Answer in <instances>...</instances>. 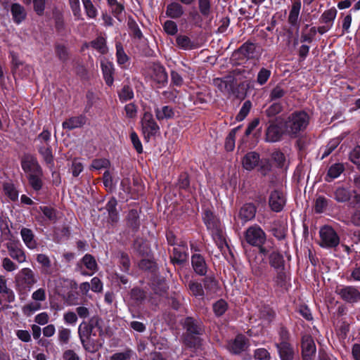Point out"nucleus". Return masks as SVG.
Here are the masks:
<instances>
[{
  "mask_svg": "<svg viewBox=\"0 0 360 360\" xmlns=\"http://www.w3.org/2000/svg\"><path fill=\"white\" fill-rule=\"evenodd\" d=\"M95 328L98 330L99 336L104 335L102 326V319L98 316L91 317L89 321H83L78 328V334L81 343L84 349L89 352H94L98 349V342L94 340Z\"/></svg>",
  "mask_w": 360,
  "mask_h": 360,
  "instance_id": "f257e3e1",
  "label": "nucleus"
},
{
  "mask_svg": "<svg viewBox=\"0 0 360 360\" xmlns=\"http://www.w3.org/2000/svg\"><path fill=\"white\" fill-rule=\"evenodd\" d=\"M183 327L186 330L183 335L184 343L190 348H198L201 345V335L205 333L202 322L191 316L185 318Z\"/></svg>",
  "mask_w": 360,
  "mask_h": 360,
  "instance_id": "f03ea898",
  "label": "nucleus"
},
{
  "mask_svg": "<svg viewBox=\"0 0 360 360\" xmlns=\"http://www.w3.org/2000/svg\"><path fill=\"white\" fill-rule=\"evenodd\" d=\"M309 124V116L304 111H297L289 115L284 120L286 134L296 136L300 131H304Z\"/></svg>",
  "mask_w": 360,
  "mask_h": 360,
  "instance_id": "7ed1b4c3",
  "label": "nucleus"
},
{
  "mask_svg": "<svg viewBox=\"0 0 360 360\" xmlns=\"http://www.w3.org/2000/svg\"><path fill=\"white\" fill-rule=\"evenodd\" d=\"M285 134H286V131L284 126V119L278 117L275 120H271L268 122L264 139L266 142H278L281 141Z\"/></svg>",
  "mask_w": 360,
  "mask_h": 360,
  "instance_id": "20e7f679",
  "label": "nucleus"
},
{
  "mask_svg": "<svg viewBox=\"0 0 360 360\" xmlns=\"http://www.w3.org/2000/svg\"><path fill=\"white\" fill-rule=\"evenodd\" d=\"M15 283L19 290H30L37 282L34 271L29 268L22 269L15 276Z\"/></svg>",
  "mask_w": 360,
  "mask_h": 360,
  "instance_id": "39448f33",
  "label": "nucleus"
},
{
  "mask_svg": "<svg viewBox=\"0 0 360 360\" xmlns=\"http://www.w3.org/2000/svg\"><path fill=\"white\" fill-rule=\"evenodd\" d=\"M321 242L323 248H333L340 243V238L335 230L328 226L322 227L319 231Z\"/></svg>",
  "mask_w": 360,
  "mask_h": 360,
  "instance_id": "423d86ee",
  "label": "nucleus"
},
{
  "mask_svg": "<svg viewBox=\"0 0 360 360\" xmlns=\"http://www.w3.org/2000/svg\"><path fill=\"white\" fill-rule=\"evenodd\" d=\"M141 125L144 139L146 141H149L151 136H155L159 132L160 127L150 112L144 113L141 120Z\"/></svg>",
  "mask_w": 360,
  "mask_h": 360,
  "instance_id": "0eeeda50",
  "label": "nucleus"
},
{
  "mask_svg": "<svg viewBox=\"0 0 360 360\" xmlns=\"http://www.w3.org/2000/svg\"><path fill=\"white\" fill-rule=\"evenodd\" d=\"M245 237L248 243L257 247L262 245L266 240L265 233L257 225L249 227L245 232Z\"/></svg>",
  "mask_w": 360,
  "mask_h": 360,
  "instance_id": "6e6552de",
  "label": "nucleus"
},
{
  "mask_svg": "<svg viewBox=\"0 0 360 360\" xmlns=\"http://www.w3.org/2000/svg\"><path fill=\"white\" fill-rule=\"evenodd\" d=\"M21 167L27 176L30 174H41L43 172L37 158L31 154H25L22 157Z\"/></svg>",
  "mask_w": 360,
  "mask_h": 360,
  "instance_id": "1a4fd4ad",
  "label": "nucleus"
},
{
  "mask_svg": "<svg viewBox=\"0 0 360 360\" xmlns=\"http://www.w3.org/2000/svg\"><path fill=\"white\" fill-rule=\"evenodd\" d=\"M336 292L347 302L354 303L360 301V292L354 286L338 288Z\"/></svg>",
  "mask_w": 360,
  "mask_h": 360,
  "instance_id": "9d476101",
  "label": "nucleus"
},
{
  "mask_svg": "<svg viewBox=\"0 0 360 360\" xmlns=\"http://www.w3.org/2000/svg\"><path fill=\"white\" fill-rule=\"evenodd\" d=\"M316 345L311 336L307 335L302 338V354L303 360H313L316 354Z\"/></svg>",
  "mask_w": 360,
  "mask_h": 360,
  "instance_id": "9b49d317",
  "label": "nucleus"
},
{
  "mask_svg": "<svg viewBox=\"0 0 360 360\" xmlns=\"http://www.w3.org/2000/svg\"><path fill=\"white\" fill-rule=\"evenodd\" d=\"M285 204L283 193L278 190L273 191L269 198V205L271 210L276 212H281Z\"/></svg>",
  "mask_w": 360,
  "mask_h": 360,
  "instance_id": "f8f14e48",
  "label": "nucleus"
},
{
  "mask_svg": "<svg viewBox=\"0 0 360 360\" xmlns=\"http://www.w3.org/2000/svg\"><path fill=\"white\" fill-rule=\"evenodd\" d=\"M248 346V340L243 335H238L236 338L231 340L228 345L229 350L234 354H239L245 351Z\"/></svg>",
  "mask_w": 360,
  "mask_h": 360,
  "instance_id": "ddd939ff",
  "label": "nucleus"
},
{
  "mask_svg": "<svg viewBox=\"0 0 360 360\" xmlns=\"http://www.w3.org/2000/svg\"><path fill=\"white\" fill-rule=\"evenodd\" d=\"M191 264L194 271L200 275L205 276L207 271V266L204 257L200 254H194L191 257Z\"/></svg>",
  "mask_w": 360,
  "mask_h": 360,
  "instance_id": "4468645a",
  "label": "nucleus"
},
{
  "mask_svg": "<svg viewBox=\"0 0 360 360\" xmlns=\"http://www.w3.org/2000/svg\"><path fill=\"white\" fill-rule=\"evenodd\" d=\"M6 245L11 257L17 260L19 263L25 262V254L24 251L18 247V245L16 243H7Z\"/></svg>",
  "mask_w": 360,
  "mask_h": 360,
  "instance_id": "2eb2a0df",
  "label": "nucleus"
},
{
  "mask_svg": "<svg viewBox=\"0 0 360 360\" xmlns=\"http://www.w3.org/2000/svg\"><path fill=\"white\" fill-rule=\"evenodd\" d=\"M235 78L229 75L224 79L216 78L214 79V84L221 91L230 93L234 87Z\"/></svg>",
  "mask_w": 360,
  "mask_h": 360,
  "instance_id": "dca6fc26",
  "label": "nucleus"
},
{
  "mask_svg": "<svg viewBox=\"0 0 360 360\" xmlns=\"http://www.w3.org/2000/svg\"><path fill=\"white\" fill-rule=\"evenodd\" d=\"M152 79L158 84L164 86L167 82V74L163 66L155 64L152 68Z\"/></svg>",
  "mask_w": 360,
  "mask_h": 360,
  "instance_id": "f3484780",
  "label": "nucleus"
},
{
  "mask_svg": "<svg viewBox=\"0 0 360 360\" xmlns=\"http://www.w3.org/2000/svg\"><path fill=\"white\" fill-rule=\"evenodd\" d=\"M256 207L252 203L245 204L239 210L238 218L243 223H245L255 218Z\"/></svg>",
  "mask_w": 360,
  "mask_h": 360,
  "instance_id": "a211bd4d",
  "label": "nucleus"
},
{
  "mask_svg": "<svg viewBox=\"0 0 360 360\" xmlns=\"http://www.w3.org/2000/svg\"><path fill=\"white\" fill-rule=\"evenodd\" d=\"M252 273L254 276L262 278L266 276L268 266L264 258H256L251 263Z\"/></svg>",
  "mask_w": 360,
  "mask_h": 360,
  "instance_id": "6ab92c4d",
  "label": "nucleus"
},
{
  "mask_svg": "<svg viewBox=\"0 0 360 360\" xmlns=\"http://www.w3.org/2000/svg\"><path fill=\"white\" fill-rule=\"evenodd\" d=\"M86 117L85 115H80L79 116L72 117L64 121L62 124L63 128L68 130L82 127L85 124Z\"/></svg>",
  "mask_w": 360,
  "mask_h": 360,
  "instance_id": "aec40b11",
  "label": "nucleus"
},
{
  "mask_svg": "<svg viewBox=\"0 0 360 360\" xmlns=\"http://www.w3.org/2000/svg\"><path fill=\"white\" fill-rule=\"evenodd\" d=\"M276 347L281 360H292L294 358V349L287 341H281L276 344Z\"/></svg>",
  "mask_w": 360,
  "mask_h": 360,
  "instance_id": "412c9836",
  "label": "nucleus"
},
{
  "mask_svg": "<svg viewBox=\"0 0 360 360\" xmlns=\"http://www.w3.org/2000/svg\"><path fill=\"white\" fill-rule=\"evenodd\" d=\"M11 13L13 20L16 24L21 23L27 17V12L22 5L13 3L11 5Z\"/></svg>",
  "mask_w": 360,
  "mask_h": 360,
  "instance_id": "4be33fe9",
  "label": "nucleus"
},
{
  "mask_svg": "<svg viewBox=\"0 0 360 360\" xmlns=\"http://www.w3.org/2000/svg\"><path fill=\"white\" fill-rule=\"evenodd\" d=\"M260 160L259 153L256 152H249L243 158V167L246 169L251 171L258 165Z\"/></svg>",
  "mask_w": 360,
  "mask_h": 360,
  "instance_id": "5701e85b",
  "label": "nucleus"
},
{
  "mask_svg": "<svg viewBox=\"0 0 360 360\" xmlns=\"http://www.w3.org/2000/svg\"><path fill=\"white\" fill-rule=\"evenodd\" d=\"M255 49V44L247 41L233 52V56L237 57V56L241 55L243 58H250L254 56Z\"/></svg>",
  "mask_w": 360,
  "mask_h": 360,
  "instance_id": "b1692460",
  "label": "nucleus"
},
{
  "mask_svg": "<svg viewBox=\"0 0 360 360\" xmlns=\"http://www.w3.org/2000/svg\"><path fill=\"white\" fill-rule=\"evenodd\" d=\"M283 110V106L281 103L274 102L262 111V114L268 119V122H269L271 120H275L276 116Z\"/></svg>",
  "mask_w": 360,
  "mask_h": 360,
  "instance_id": "393cba45",
  "label": "nucleus"
},
{
  "mask_svg": "<svg viewBox=\"0 0 360 360\" xmlns=\"http://www.w3.org/2000/svg\"><path fill=\"white\" fill-rule=\"evenodd\" d=\"M38 152L48 167L52 169L54 166V158L49 143H46V146H39L38 147Z\"/></svg>",
  "mask_w": 360,
  "mask_h": 360,
  "instance_id": "a878e982",
  "label": "nucleus"
},
{
  "mask_svg": "<svg viewBox=\"0 0 360 360\" xmlns=\"http://www.w3.org/2000/svg\"><path fill=\"white\" fill-rule=\"evenodd\" d=\"M269 262L275 270L285 269L283 256L277 251H273L269 256Z\"/></svg>",
  "mask_w": 360,
  "mask_h": 360,
  "instance_id": "bb28decb",
  "label": "nucleus"
},
{
  "mask_svg": "<svg viewBox=\"0 0 360 360\" xmlns=\"http://www.w3.org/2000/svg\"><path fill=\"white\" fill-rule=\"evenodd\" d=\"M130 299L134 304L139 306L142 304L146 299L147 294L143 289L135 287L130 290Z\"/></svg>",
  "mask_w": 360,
  "mask_h": 360,
  "instance_id": "cd10ccee",
  "label": "nucleus"
},
{
  "mask_svg": "<svg viewBox=\"0 0 360 360\" xmlns=\"http://www.w3.org/2000/svg\"><path fill=\"white\" fill-rule=\"evenodd\" d=\"M22 239L26 246L30 249L37 248V242L34 240V235L32 231L27 228H22L20 231Z\"/></svg>",
  "mask_w": 360,
  "mask_h": 360,
  "instance_id": "c85d7f7f",
  "label": "nucleus"
},
{
  "mask_svg": "<svg viewBox=\"0 0 360 360\" xmlns=\"http://www.w3.org/2000/svg\"><path fill=\"white\" fill-rule=\"evenodd\" d=\"M184 14V8L178 2H172L167 6L166 15L174 19L179 18Z\"/></svg>",
  "mask_w": 360,
  "mask_h": 360,
  "instance_id": "c756f323",
  "label": "nucleus"
},
{
  "mask_svg": "<svg viewBox=\"0 0 360 360\" xmlns=\"http://www.w3.org/2000/svg\"><path fill=\"white\" fill-rule=\"evenodd\" d=\"M101 68L106 84L111 86L114 81L113 75L115 71L112 63L108 61L101 63Z\"/></svg>",
  "mask_w": 360,
  "mask_h": 360,
  "instance_id": "7c9ffc66",
  "label": "nucleus"
},
{
  "mask_svg": "<svg viewBox=\"0 0 360 360\" xmlns=\"http://www.w3.org/2000/svg\"><path fill=\"white\" fill-rule=\"evenodd\" d=\"M127 226L134 232H136L140 226V220L138 211L136 210H131L127 217Z\"/></svg>",
  "mask_w": 360,
  "mask_h": 360,
  "instance_id": "2f4dec72",
  "label": "nucleus"
},
{
  "mask_svg": "<svg viewBox=\"0 0 360 360\" xmlns=\"http://www.w3.org/2000/svg\"><path fill=\"white\" fill-rule=\"evenodd\" d=\"M334 198L338 202H348L352 198L349 190L344 187H338L334 191Z\"/></svg>",
  "mask_w": 360,
  "mask_h": 360,
  "instance_id": "473e14b6",
  "label": "nucleus"
},
{
  "mask_svg": "<svg viewBox=\"0 0 360 360\" xmlns=\"http://www.w3.org/2000/svg\"><path fill=\"white\" fill-rule=\"evenodd\" d=\"M116 257L118 259L122 271L125 273H128L131 266V262L128 254L122 250H118L116 252Z\"/></svg>",
  "mask_w": 360,
  "mask_h": 360,
  "instance_id": "72a5a7b5",
  "label": "nucleus"
},
{
  "mask_svg": "<svg viewBox=\"0 0 360 360\" xmlns=\"http://www.w3.org/2000/svg\"><path fill=\"white\" fill-rule=\"evenodd\" d=\"M155 113L158 120H163L165 119L169 120L172 118L174 115L172 108L168 105L163 106L161 108H156L155 109Z\"/></svg>",
  "mask_w": 360,
  "mask_h": 360,
  "instance_id": "f704fd0d",
  "label": "nucleus"
},
{
  "mask_svg": "<svg viewBox=\"0 0 360 360\" xmlns=\"http://www.w3.org/2000/svg\"><path fill=\"white\" fill-rule=\"evenodd\" d=\"M117 205V201L115 198H111L106 205V210L108 212L109 218L112 223H115L118 221V212L116 207Z\"/></svg>",
  "mask_w": 360,
  "mask_h": 360,
  "instance_id": "c9c22d12",
  "label": "nucleus"
},
{
  "mask_svg": "<svg viewBox=\"0 0 360 360\" xmlns=\"http://www.w3.org/2000/svg\"><path fill=\"white\" fill-rule=\"evenodd\" d=\"M176 44L178 47L184 50H191L195 48L194 43L186 35H178L176 38Z\"/></svg>",
  "mask_w": 360,
  "mask_h": 360,
  "instance_id": "e433bc0d",
  "label": "nucleus"
},
{
  "mask_svg": "<svg viewBox=\"0 0 360 360\" xmlns=\"http://www.w3.org/2000/svg\"><path fill=\"white\" fill-rule=\"evenodd\" d=\"M173 256L171 257V262L175 264H183L188 259V255L185 251L181 250L179 248H174L172 251Z\"/></svg>",
  "mask_w": 360,
  "mask_h": 360,
  "instance_id": "4c0bfd02",
  "label": "nucleus"
},
{
  "mask_svg": "<svg viewBox=\"0 0 360 360\" xmlns=\"http://www.w3.org/2000/svg\"><path fill=\"white\" fill-rule=\"evenodd\" d=\"M55 53L58 58L62 62H66L69 59V51L68 47L60 43H56L54 45Z\"/></svg>",
  "mask_w": 360,
  "mask_h": 360,
  "instance_id": "58836bf2",
  "label": "nucleus"
},
{
  "mask_svg": "<svg viewBox=\"0 0 360 360\" xmlns=\"http://www.w3.org/2000/svg\"><path fill=\"white\" fill-rule=\"evenodd\" d=\"M168 285L164 280L159 279L155 281L152 285V290L155 294L164 297L167 295L168 290Z\"/></svg>",
  "mask_w": 360,
  "mask_h": 360,
  "instance_id": "ea45409f",
  "label": "nucleus"
},
{
  "mask_svg": "<svg viewBox=\"0 0 360 360\" xmlns=\"http://www.w3.org/2000/svg\"><path fill=\"white\" fill-rule=\"evenodd\" d=\"M300 8H301L300 2H295L292 6V8L290 11L289 16H288V22L292 26H295L297 23Z\"/></svg>",
  "mask_w": 360,
  "mask_h": 360,
  "instance_id": "a19ab883",
  "label": "nucleus"
},
{
  "mask_svg": "<svg viewBox=\"0 0 360 360\" xmlns=\"http://www.w3.org/2000/svg\"><path fill=\"white\" fill-rule=\"evenodd\" d=\"M3 189L5 194L12 200L15 201L18 199V192L15 186L11 182H4Z\"/></svg>",
  "mask_w": 360,
  "mask_h": 360,
  "instance_id": "79ce46f5",
  "label": "nucleus"
},
{
  "mask_svg": "<svg viewBox=\"0 0 360 360\" xmlns=\"http://www.w3.org/2000/svg\"><path fill=\"white\" fill-rule=\"evenodd\" d=\"M27 176V179L31 187L36 191L41 189L43 182L41 178L43 176V172L41 174H30Z\"/></svg>",
  "mask_w": 360,
  "mask_h": 360,
  "instance_id": "37998d69",
  "label": "nucleus"
},
{
  "mask_svg": "<svg viewBox=\"0 0 360 360\" xmlns=\"http://www.w3.org/2000/svg\"><path fill=\"white\" fill-rule=\"evenodd\" d=\"M336 14L337 11L335 8L327 10L321 15L319 21L321 23L332 25L333 21L336 17Z\"/></svg>",
  "mask_w": 360,
  "mask_h": 360,
  "instance_id": "c03bdc74",
  "label": "nucleus"
},
{
  "mask_svg": "<svg viewBox=\"0 0 360 360\" xmlns=\"http://www.w3.org/2000/svg\"><path fill=\"white\" fill-rule=\"evenodd\" d=\"M82 263L90 271L95 272L98 270V264L94 256L90 254H86L82 259Z\"/></svg>",
  "mask_w": 360,
  "mask_h": 360,
  "instance_id": "a18cd8bd",
  "label": "nucleus"
},
{
  "mask_svg": "<svg viewBox=\"0 0 360 360\" xmlns=\"http://www.w3.org/2000/svg\"><path fill=\"white\" fill-rule=\"evenodd\" d=\"M203 284L207 292H215L218 289V282L212 276L205 277L203 279Z\"/></svg>",
  "mask_w": 360,
  "mask_h": 360,
  "instance_id": "49530a36",
  "label": "nucleus"
},
{
  "mask_svg": "<svg viewBox=\"0 0 360 360\" xmlns=\"http://www.w3.org/2000/svg\"><path fill=\"white\" fill-rule=\"evenodd\" d=\"M198 9L203 17H208L212 13L210 0H198Z\"/></svg>",
  "mask_w": 360,
  "mask_h": 360,
  "instance_id": "de8ad7c7",
  "label": "nucleus"
},
{
  "mask_svg": "<svg viewBox=\"0 0 360 360\" xmlns=\"http://www.w3.org/2000/svg\"><path fill=\"white\" fill-rule=\"evenodd\" d=\"M287 93V91L284 89L280 84L276 85L273 88L269 94V100L271 101L278 100L283 98Z\"/></svg>",
  "mask_w": 360,
  "mask_h": 360,
  "instance_id": "09e8293b",
  "label": "nucleus"
},
{
  "mask_svg": "<svg viewBox=\"0 0 360 360\" xmlns=\"http://www.w3.org/2000/svg\"><path fill=\"white\" fill-rule=\"evenodd\" d=\"M118 96L122 102H125L134 98V91L129 85H124L119 91Z\"/></svg>",
  "mask_w": 360,
  "mask_h": 360,
  "instance_id": "8fccbe9b",
  "label": "nucleus"
},
{
  "mask_svg": "<svg viewBox=\"0 0 360 360\" xmlns=\"http://www.w3.org/2000/svg\"><path fill=\"white\" fill-rule=\"evenodd\" d=\"M345 170V167L341 163H335L331 165L328 171L327 176L330 179L338 177Z\"/></svg>",
  "mask_w": 360,
  "mask_h": 360,
  "instance_id": "3c124183",
  "label": "nucleus"
},
{
  "mask_svg": "<svg viewBox=\"0 0 360 360\" xmlns=\"http://www.w3.org/2000/svg\"><path fill=\"white\" fill-rule=\"evenodd\" d=\"M188 288L193 296L203 297L204 290L202 284L193 281H190L188 283Z\"/></svg>",
  "mask_w": 360,
  "mask_h": 360,
  "instance_id": "603ef678",
  "label": "nucleus"
},
{
  "mask_svg": "<svg viewBox=\"0 0 360 360\" xmlns=\"http://www.w3.org/2000/svg\"><path fill=\"white\" fill-rule=\"evenodd\" d=\"M39 210L49 221L52 222L56 221L57 212L54 208L49 206H41Z\"/></svg>",
  "mask_w": 360,
  "mask_h": 360,
  "instance_id": "864d4df0",
  "label": "nucleus"
},
{
  "mask_svg": "<svg viewBox=\"0 0 360 360\" xmlns=\"http://www.w3.org/2000/svg\"><path fill=\"white\" fill-rule=\"evenodd\" d=\"M227 309V302L222 299L218 300L213 304V311L217 316H222L226 312Z\"/></svg>",
  "mask_w": 360,
  "mask_h": 360,
  "instance_id": "5fc2aeb1",
  "label": "nucleus"
},
{
  "mask_svg": "<svg viewBox=\"0 0 360 360\" xmlns=\"http://www.w3.org/2000/svg\"><path fill=\"white\" fill-rule=\"evenodd\" d=\"M276 275L274 278L276 285L280 288H285L287 281V275L285 272V269L276 270Z\"/></svg>",
  "mask_w": 360,
  "mask_h": 360,
  "instance_id": "6e6d98bb",
  "label": "nucleus"
},
{
  "mask_svg": "<svg viewBox=\"0 0 360 360\" xmlns=\"http://www.w3.org/2000/svg\"><path fill=\"white\" fill-rule=\"evenodd\" d=\"M239 127L233 129L227 136L225 142V148L227 151H232L235 147V136L236 131Z\"/></svg>",
  "mask_w": 360,
  "mask_h": 360,
  "instance_id": "4d7b16f0",
  "label": "nucleus"
},
{
  "mask_svg": "<svg viewBox=\"0 0 360 360\" xmlns=\"http://www.w3.org/2000/svg\"><path fill=\"white\" fill-rule=\"evenodd\" d=\"M127 25L134 37L139 39L143 37L142 32L139 29L138 24L132 18H129Z\"/></svg>",
  "mask_w": 360,
  "mask_h": 360,
  "instance_id": "13d9d810",
  "label": "nucleus"
},
{
  "mask_svg": "<svg viewBox=\"0 0 360 360\" xmlns=\"http://www.w3.org/2000/svg\"><path fill=\"white\" fill-rule=\"evenodd\" d=\"M116 56L117 63L120 65L124 64L128 60V56L125 53L122 45L120 42L116 43Z\"/></svg>",
  "mask_w": 360,
  "mask_h": 360,
  "instance_id": "bf43d9fd",
  "label": "nucleus"
},
{
  "mask_svg": "<svg viewBox=\"0 0 360 360\" xmlns=\"http://www.w3.org/2000/svg\"><path fill=\"white\" fill-rule=\"evenodd\" d=\"M85 8L86 15L91 18H94L97 15V10L91 0H82Z\"/></svg>",
  "mask_w": 360,
  "mask_h": 360,
  "instance_id": "052dcab7",
  "label": "nucleus"
},
{
  "mask_svg": "<svg viewBox=\"0 0 360 360\" xmlns=\"http://www.w3.org/2000/svg\"><path fill=\"white\" fill-rule=\"evenodd\" d=\"M252 107V103L250 101H246L243 104L242 108H240L238 114L236 115V119L238 121H242L243 120L245 117L248 115L250 108Z\"/></svg>",
  "mask_w": 360,
  "mask_h": 360,
  "instance_id": "680f3d73",
  "label": "nucleus"
},
{
  "mask_svg": "<svg viewBox=\"0 0 360 360\" xmlns=\"http://www.w3.org/2000/svg\"><path fill=\"white\" fill-rule=\"evenodd\" d=\"M91 46L94 49L98 50L101 53L104 54L107 51L105 46V40L103 37H98L91 42Z\"/></svg>",
  "mask_w": 360,
  "mask_h": 360,
  "instance_id": "e2e57ef3",
  "label": "nucleus"
},
{
  "mask_svg": "<svg viewBox=\"0 0 360 360\" xmlns=\"http://www.w3.org/2000/svg\"><path fill=\"white\" fill-rule=\"evenodd\" d=\"M259 316L261 319L269 323L274 318L275 313L271 308L264 307L260 309Z\"/></svg>",
  "mask_w": 360,
  "mask_h": 360,
  "instance_id": "0e129e2a",
  "label": "nucleus"
},
{
  "mask_svg": "<svg viewBox=\"0 0 360 360\" xmlns=\"http://www.w3.org/2000/svg\"><path fill=\"white\" fill-rule=\"evenodd\" d=\"M258 171L262 176H266L271 169V165L268 159L259 160Z\"/></svg>",
  "mask_w": 360,
  "mask_h": 360,
  "instance_id": "69168bd1",
  "label": "nucleus"
},
{
  "mask_svg": "<svg viewBox=\"0 0 360 360\" xmlns=\"http://www.w3.org/2000/svg\"><path fill=\"white\" fill-rule=\"evenodd\" d=\"M349 160L355 164L360 171V146H356L349 154Z\"/></svg>",
  "mask_w": 360,
  "mask_h": 360,
  "instance_id": "338daca9",
  "label": "nucleus"
},
{
  "mask_svg": "<svg viewBox=\"0 0 360 360\" xmlns=\"http://www.w3.org/2000/svg\"><path fill=\"white\" fill-rule=\"evenodd\" d=\"M132 353L131 349H127L123 352H117L110 356V360H129Z\"/></svg>",
  "mask_w": 360,
  "mask_h": 360,
  "instance_id": "774afa93",
  "label": "nucleus"
}]
</instances>
